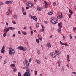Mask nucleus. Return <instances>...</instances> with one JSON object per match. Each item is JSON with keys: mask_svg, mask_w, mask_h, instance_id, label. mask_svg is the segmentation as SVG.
Wrapping results in <instances>:
<instances>
[{"mask_svg": "<svg viewBox=\"0 0 76 76\" xmlns=\"http://www.w3.org/2000/svg\"><path fill=\"white\" fill-rule=\"evenodd\" d=\"M9 29L11 30H14V29H15V28L12 27H9Z\"/></svg>", "mask_w": 76, "mask_h": 76, "instance_id": "obj_16", "label": "nucleus"}, {"mask_svg": "<svg viewBox=\"0 0 76 76\" xmlns=\"http://www.w3.org/2000/svg\"><path fill=\"white\" fill-rule=\"evenodd\" d=\"M67 60L69 62H70V59H69V58H67Z\"/></svg>", "mask_w": 76, "mask_h": 76, "instance_id": "obj_42", "label": "nucleus"}, {"mask_svg": "<svg viewBox=\"0 0 76 76\" xmlns=\"http://www.w3.org/2000/svg\"><path fill=\"white\" fill-rule=\"evenodd\" d=\"M18 76H22V74L20 72H18Z\"/></svg>", "mask_w": 76, "mask_h": 76, "instance_id": "obj_22", "label": "nucleus"}, {"mask_svg": "<svg viewBox=\"0 0 76 76\" xmlns=\"http://www.w3.org/2000/svg\"><path fill=\"white\" fill-rule=\"evenodd\" d=\"M14 19H16V18H17V15H16V14H14Z\"/></svg>", "mask_w": 76, "mask_h": 76, "instance_id": "obj_23", "label": "nucleus"}, {"mask_svg": "<svg viewBox=\"0 0 76 76\" xmlns=\"http://www.w3.org/2000/svg\"><path fill=\"white\" fill-rule=\"evenodd\" d=\"M22 12H23L24 11H25V8H24L23 7H22Z\"/></svg>", "mask_w": 76, "mask_h": 76, "instance_id": "obj_33", "label": "nucleus"}, {"mask_svg": "<svg viewBox=\"0 0 76 76\" xmlns=\"http://www.w3.org/2000/svg\"><path fill=\"white\" fill-rule=\"evenodd\" d=\"M67 58H69V57H70V56L68 55H67Z\"/></svg>", "mask_w": 76, "mask_h": 76, "instance_id": "obj_52", "label": "nucleus"}, {"mask_svg": "<svg viewBox=\"0 0 76 76\" xmlns=\"http://www.w3.org/2000/svg\"><path fill=\"white\" fill-rule=\"evenodd\" d=\"M6 25L7 26H8V23H7V22H6Z\"/></svg>", "mask_w": 76, "mask_h": 76, "instance_id": "obj_64", "label": "nucleus"}, {"mask_svg": "<svg viewBox=\"0 0 76 76\" xmlns=\"http://www.w3.org/2000/svg\"><path fill=\"white\" fill-rule=\"evenodd\" d=\"M26 72L23 75L24 76H30V70L28 69L26 70Z\"/></svg>", "mask_w": 76, "mask_h": 76, "instance_id": "obj_4", "label": "nucleus"}, {"mask_svg": "<svg viewBox=\"0 0 76 76\" xmlns=\"http://www.w3.org/2000/svg\"><path fill=\"white\" fill-rule=\"evenodd\" d=\"M22 33H23V34H24L25 35H26V32L25 31H22Z\"/></svg>", "mask_w": 76, "mask_h": 76, "instance_id": "obj_25", "label": "nucleus"}, {"mask_svg": "<svg viewBox=\"0 0 76 76\" xmlns=\"http://www.w3.org/2000/svg\"><path fill=\"white\" fill-rule=\"evenodd\" d=\"M15 34H13V37H15Z\"/></svg>", "mask_w": 76, "mask_h": 76, "instance_id": "obj_58", "label": "nucleus"}, {"mask_svg": "<svg viewBox=\"0 0 76 76\" xmlns=\"http://www.w3.org/2000/svg\"><path fill=\"white\" fill-rule=\"evenodd\" d=\"M51 22L53 24H56L57 22V18H56L54 20L53 18H52L51 19Z\"/></svg>", "mask_w": 76, "mask_h": 76, "instance_id": "obj_2", "label": "nucleus"}, {"mask_svg": "<svg viewBox=\"0 0 76 76\" xmlns=\"http://www.w3.org/2000/svg\"><path fill=\"white\" fill-rule=\"evenodd\" d=\"M3 37H6V33H5L3 34Z\"/></svg>", "mask_w": 76, "mask_h": 76, "instance_id": "obj_34", "label": "nucleus"}, {"mask_svg": "<svg viewBox=\"0 0 76 76\" xmlns=\"http://www.w3.org/2000/svg\"><path fill=\"white\" fill-rule=\"evenodd\" d=\"M70 39H72V36L71 34H70Z\"/></svg>", "mask_w": 76, "mask_h": 76, "instance_id": "obj_53", "label": "nucleus"}, {"mask_svg": "<svg viewBox=\"0 0 76 76\" xmlns=\"http://www.w3.org/2000/svg\"><path fill=\"white\" fill-rule=\"evenodd\" d=\"M46 46L47 47H48L49 48H51V45L50 43H48V44H47Z\"/></svg>", "mask_w": 76, "mask_h": 76, "instance_id": "obj_15", "label": "nucleus"}, {"mask_svg": "<svg viewBox=\"0 0 76 76\" xmlns=\"http://www.w3.org/2000/svg\"><path fill=\"white\" fill-rule=\"evenodd\" d=\"M73 30H76V27H74L73 28Z\"/></svg>", "mask_w": 76, "mask_h": 76, "instance_id": "obj_56", "label": "nucleus"}, {"mask_svg": "<svg viewBox=\"0 0 76 76\" xmlns=\"http://www.w3.org/2000/svg\"><path fill=\"white\" fill-rule=\"evenodd\" d=\"M18 33L19 34H21V33L20 32V31H18Z\"/></svg>", "mask_w": 76, "mask_h": 76, "instance_id": "obj_54", "label": "nucleus"}, {"mask_svg": "<svg viewBox=\"0 0 76 76\" xmlns=\"http://www.w3.org/2000/svg\"><path fill=\"white\" fill-rule=\"evenodd\" d=\"M4 3L2 2L1 3V5H2V6H3V4H4Z\"/></svg>", "mask_w": 76, "mask_h": 76, "instance_id": "obj_48", "label": "nucleus"}, {"mask_svg": "<svg viewBox=\"0 0 76 76\" xmlns=\"http://www.w3.org/2000/svg\"><path fill=\"white\" fill-rule=\"evenodd\" d=\"M35 75H37V71H35Z\"/></svg>", "mask_w": 76, "mask_h": 76, "instance_id": "obj_46", "label": "nucleus"}, {"mask_svg": "<svg viewBox=\"0 0 76 76\" xmlns=\"http://www.w3.org/2000/svg\"><path fill=\"white\" fill-rule=\"evenodd\" d=\"M2 58V57L1 56H0V59H1Z\"/></svg>", "mask_w": 76, "mask_h": 76, "instance_id": "obj_63", "label": "nucleus"}, {"mask_svg": "<svg viewBox=\"0 0 76 76\" xmlns=\"http://www.w3.org/2000/svg\"><path fill=\"white\" fill-rule=\"evenodd\" d=\"M60 18H64L63 16L60 15Z\"/></svg>", "mask_w": 76, "mask_h": 76, "instance_id": "obj_40", "label": "nucleus"}, {"mask_svg": "<svg viewBox=\"0 0 76 76\" xmlns=\"http://www.w3.org/2000/svg\"><path fill=\"white\" fill-rule=\"evenodd\" d=\"M29 16L30 17V18H32V15L31 14H29Z\"/></svg>", "mask_w": 76, "mask_h": 76, "instance_id": "obj_45", "label": "nucleus"}, {"mask_svg": "<svg viewBox=\"0 0 76 76\" xmlns=\"http://www.w3.org/2000/svg\"><path fill=\"white\" fill-rule=\"evenodd\" d=\"M6 14L7 15H8L9 16V15H10V12H6Z\"/></svg>", "mask_w": 76, "mask_h": 76, "instance_id": "obj_29", "label": "nucleus"}, {"mask_svg": "<svg viewBox=\"0 0 76 76\" xmlns=\"http://www.w3.org/2000/svg\"><path fill=\"white\" fill-rule=\"evenodd\" d=\"M57 63L58 64H60L61 62L60 61H58Z\"/></svg>", "mask_w": 76, "mask_h": 76, "instance_id": "obj_44", "label": "nucleus"}, {"mask_svg": "<svg viewBox=\"0 0 76 76\" xmlns=\"http://www.w3.org/2000/svg\"><path fill=\"white\" fill-rule=\"evenodd\" d=\"M12 23H13V24H14L15 25V24H16V21H15V20H13L12 22Z\"/></svg>", "mask_w": 76, "mask_h": 76, "instance_id": "obj_28", "label": "nucleus"}, {"mask_svg": "<svg viewBox=\"0 0 76 76\" xmlns=\"http://www.w3.org/2000/svg\"><path fill=\"white\" fill-rule=\"evenodd\" d=\"M26 9H29V8L28 7H26Z\"/></svg>", "mask_w": 76, "mask_h": 76, "instance_id": "obj_43", "label": "nucleus"}, {"mask_svg": "<svg viewBox=\"0 0 76 76\" xmlns=\"http://www.w3.org/2000/svg\"><path fill=\"white\" fill-rule=\"evenodd\" d=\"M10 30V29L9 28H8V29H7L6 31V33H7V32H8V31H9Z\"/></svg>", "mask_w": 76, "mask_h": 76, "instance_id": "obj_30", "label": "nucleus"}, {"mask_svg": "<svg viewBox=\"0 0 76 76\" xmlns=\"http://www.w3.org/2000/svg\"><path fill=\"white\" fill-rule=\"evenodd\" d=\"M39 39H40V41H42V38H41L40 37H39Z\"/></svg>", "mask_w": 76, "mask_h": 76, "instance_id": "obj_49", "label": "nucleus"}, {"mask_svg": "<svg viewBox=\"0 0 76 76\" xmlns=\"http://www.w3.org/2000/svg\"><path fill=\"white\" fill-rule=\"evenodd\" d=\"M22 12L23 13L24 15H26V12Z\"/></svg>", "mask_w": 76, "mask_h": 76, "instance_id": "obj_31", "label": "nucleus"}, {"mask_svg": "<svg viewBox=\"0 0 76 76\" xmlns=\"http://www.w3.org/2000/svg\"><path fill=\"white\" fill-rule=\"evenodd\" d=\"M39 23H37L36 25V27H39Z\"/></svg>", "mask_w": 76, "mask_h": 76, "instance_id": "obj_32", "label": "nucleus"}, {"mask_svg": "<svg viewBox=\"0 0 76 76\" xmlns=\"http://www.w3.org/2000/svg\"><path fill=\"white\" fill-rule=\"evenodd\" d=\"M11 67H15V65L14 64H12L10 65Z\"/></svg>", "mask_w": 76, "mask_h": 76, "instance_id": "obj_26", "label": "nucleus"}, {"mask_svg": "<svg viewBox=\"0 0 76 76\" xmlns=\"http://www.w3.org/2000/svg\"><path fill=\"white\" fill-rule=\"evenodd\" d=\"M56 3H55V2H53V6H55L56 5Z\"/></svg>", "mask_w": 76, "mask_h": 76, "instance_id": "obj_50", "label": "nucleus"}, {"mask_svg": "<svg viewBox=\"0 0 76 76\" xmlns=\"http://www.w3.org/2000/svg\"><path fill=\"white\" fill-rule=\"evenodd\" d=\"M31 35H33V31H31Z\"/></svg>", "mask_w": 76, "mask_h": 76, "instance_id": "obj_55", "label": "nucleus"}, {"mask_svg": "<svg viewBox=\"0 0 76 76\" xmlns=\"http://www.w3.org/2000/svg\"><path fill=\"white\" fill-rule=\"evenodd\" d=\"M37 10L39 11H41L42 10V7H39L37 8Z\"/></svg>", "mask_w": 76, "mask_h": 76, "instance_id": "obj_14", "label": "nucleus"}, {"mask_svg": "<svg viewBox=\"0 0 76 76\" xmlns=\"http://www.w3.org/2000/svg\"><path fill=\"white\" fill-rule=\"evenodd\" d=\"M6 61H4V64H6Z\"/></svg>", "mask_w": 76, "mask_h": 76, "instance_id": "obj_60", "label": "nucleus"}, {"mask_svg": "<svg viewBox=\"0 0 76 76\" xmlns=\"http://www.w3.org/2000/svg\"><path fill=\"white\" fill-rule=\"evenodd\" d=\"M40 76H42V74H40Z\"/></svg>", "mask_w": 76, "mask_h": 76, "instance_id": "obj_62", "label": "nucleus"}, {"mask_svg": "<svg viewBox=\"0 0 76 76\" xmlns=\"http://www.w3.org/2000/svg\"><path fill=\"white\" fill-rule=\"evenodd\" d=\"M17 49H19V50H22V51H27V48H23L22 46L18 47Z\"/></svg>", "mask_w": 76, "mask_h": 76, "instance_id": "obj_3", "label": "nucleus"}, {"mask_svg": "<svg viewBox=\"0 0 76 76\" xmlns=\"http://www.w3.org/2000/svg\"><path fill=\"white\" fill-rule=\"evenodd\" d=\"M61 70L62 71H63V72L64 71V67L62 66V67Z\"/></svg>", "mask_w": 76, "mask_h": 76, "instance_id": "obj_27", "label": "nucleus"}, {"mask_svg": "<svg viewBox=\"0 0 76 76\" xmlns=\"http://www.w3.org/2000/svg\"><path fill=\"white\" fill-rule=\"evenodd\" d=\"M50 55L51 56L53 57H56V55H55V53L53 52H52L50 53Z\"/></svg>", "mask_w": 76, "mask_h": 76, "instance_id": "obj_9", "label": "nucleus"}, {"mask_svg": "<svg viewBox=\"0 0 76 76\" xmlns=\"http://www.w3.org/2000/svg\"><path fill=\"white\" fill-rule=\"evenodd\" d=\"M69 13L71 14V15H72L73 14V12H72V11L70 10V9H69Z\"/></svg>", "mask_w": 76, "mask_h": 76, "instance_id": "obj_18", "label": "nucleus"}, {"mask_svg": "<svg viewBox=\"0 0 76 76\" xmlns=\"http://www.w3.org/2000/svg\"><path fill=\"white\" fill-rule=\"evenodd\" d=\"M57 18L58 19H60V15H58L57 16Z\"/></svg>", "mask_w": 76, "mask_h": 76, "instance_id": "obj_39", "label": "nucleus"}, {"mask_svg": "<svg viewBox=\"0 0 76 76\" xmlns=\"http://www.w3.org/2000/svg\"><path fill=\"white\" fill-rule=\"evenodd\" d=\"M44 3H45V8H48V4L45 1H44Z\"/></svg>", "mask_w": 76, "mask_h": 76, "instance_id": "obj_10", "label": "nucleus"}, {"mask_svg": "<svg viewBox=\"0 0 76 76\" xmlns=\"http://www.w3.org/2000/svg\"><path fill=\"white\" fill-rule=\"evenodd\" d=\"M45 23L46 24H47V23H48V22H47V21H46L45 22Z\"/></svg>", "mask_w": 76, "mask_h": 76, "instance_id": "obj_59", "label": "nucleus"}, {"mask_svg": "<svg viewBox=\"0 0 76 76\" xmlns=\"http://www.w3.org/2000/svg\"><path fill=\"white\" fill-rule=\"evenodd\" d=\"M64 45H65V46H68V45H67V44L64 43Z\"/></svg>", "mask_w": 76, "mask_h": 76, "instance_id": "obj_47", "label": "nucleus"}, {"mask_svg": "<svg viewBox=\"0 0 76 76\" xmlns=\"http://www.w3.org/2000/svg\"><path fill=\"white\" fill-rule=\"evenodd\" d=\"M16 71H17V69L15 68H14L13 72H16Z\"/></svg>", "mask_w": 76, "mask_h": 76, "instance_id": "obj_24", "label": "nucleus"}, {"mask_svg": "<svg viewBox=\"0 0 76 76\" xmlns=\"http://www.w3.org/2000/svg\"><path fill=\"white\" fill-rule=\"evenodd\" d=\"M72 16V14H69L68 16L69 17V19H70L71 18V16Z\"/></svg>", "mask_w": 76, "mask_h": 76, "instance_id": "obj_35", "label": "nucleus"}, {"mask_svg": "<svg viewBox=\"0 0 76 76\" xmlns=\"http://www.w3.org/2000/svg\"><path fill=\"white\" fill-rule=\"evenodd\" d=\"M31 60H32V59H31V58H30L29 61V63H30V62H31Z\"/></svg>", "mask_w": 76, "mask_h": 76, "instance_id": "obj_51", "label": "nucleus"}, {"mask_svg": "<svg viewBox=\"0 0 76 76\" xmlns=\"http://www.w3.org/2000/svg\"><path fill=\"white\" fill-rule=\"evenodd\" d=\"M44 31V29H42L41 30V32H43V31Z\"/></svg>", "mask_w": 76, "mask_h": 76, "instance_id": "obj_57", "label": "nucleus"}, {"mask_svg": "<svg viewBox=\"0 0 76 76\" xmlns=\"http://www.w3.org/2000/svg\"><path fill=\"white\" fill-rule=\"evenodd\" d=\"M26 29V27H25L24 28V29Z\"/></svg>", "mask_w": 76, "mask_h": 76, "instance_id": "obj_61", "label": "nucleus"}, {"mask_svg": "<svg viewBox=\"0 0 76 76\" xmlns=\"http://www.w3.org/2000/svg\"><path fill=\"white\" fill-rule=\"evenodd\" d=\"M4 49H5V47H4V45H3L2 48L1 50V53L2 54H4Z\"/></svg>", "mask_w": 76, "mask_h": 76, "instance_id": "obj_7", "label": "nucleus"}, {"mask_svg": "<svg viewBox=\"0 0 76 76\" xmlns=\"http://www.w3.org/2000/svg\"><path fill=\"white\" fill-rule=\"evenodd\" d=\"M27 5L29 7H33V4L32 3H30L29 1H28L27 2Z\"/></svg>", "mask_w": 76, "mask_h": 76, "instance_id": "obj_6", "label": "nucleus"}, {"mask_svg": "<svg viewBox=\"0 0 76 76\" xmlns=\"http://www.w3.org/2000/svg\"><path fill=\"white\" fill-rule=\"evenodd\" d=\"M72 73H73V74H74L75 75V76H76V72H73Z\"/></svg>", "mask_w": 76, "mask_h": 76, "instance_id": "obj_37", "label": "nucleus"}, {"mask_svg": "<svg viewBox=\"0 0 76 76\" xmlns=\"http://www.w3.org/2000/svg\"><path fill=\"white\" fill-rule=\"evenodd\" d=\"M25 61L26 63V66L23 67V69H28L29 67V63H28V61L26 59H25Z\"/></svg>", "mask_w": 76, "mask_h": 76, "instance_id": "obj_5", "label": "nucleus"}, {"mask_svg": "<svg viewBox=\"0 0 76 76\" xmlns=\"http://www.w3.org/2000/svg\"><path fill=\"white\" fill-rule=\"evenodd\" d=\"M61 28H59L58 29V31H61Z\"/></svg>", "mask_w": 76, "mask_h": 76, "instance_id": "obj_36", "label": "nucleus"}, {"mask_svg": "<svg viewBox=\"0 0 76 76\" xmlns=\"http://www.w3.org/2000/svg\"><path fill=\"white\" fill-rule=\"evenodd\" d=\"M58 15H61V14L60 13V12H58Z\"/></svg>", "mask_w": 76, "mask_h": 76, "instance_id": "obj_41", "label": "nucleus"}, {"mask_svg": "<svg viewBox=\"0 0 76 76\" xmlns=\"http://www.w3.org/2000/svg\"><path fill=\"white\" fill-rule=\"evenodd\" d=\"M62 23L60 22L59 23H58V26L59 27V28H62Z\"/></svg>", "mask_w": 76, "mask_h": 76, "instance_id": "obj_12", "label": "nucleus"}, {"mask_svg": "<svg viewBox=\"0 0 76 76\" xmlns=\"http://www.w3.org/2000/svg\"><path fill=\"white\" fill-rule=\"evenodd\" d=\"M60 43L61 44V45H64V44L62 43V42H61V41H60Z\"/></svg>", "mask_w": 76, "mask_h": 76, "instance_id": "obj_38", "label": "nucleus"}, {"mask_svg": "<svg viewBox=\"0 0 76 76\" xmlns=\"http://www.w3.org/2000/svg\"><path fill=\"white\" fill-rule=\"evenodd\" d=\"M12 47H10L9 50V54L11 56L12 54H15V49H12Z\"/></svg>", "mask_w": 76, "mask_h": 76, "instance_id": "obj_1", "label": "nucleus"}, {"mask_svg": "<svg viewBox=\"0 0 76 76\" xmlns=\"http://www.w3.org/2000/svg\"><path fill=\"white\" fill-rule=\"evenodd\" d=\"M31 19H33V20H34L35 21H37V17L35 16H33L31 18Z\"/></svg>", "mask_w": 76, "mask_h": 76, "instance_id": "obj_11", "label": "nucleus"}, {"mask_svg": "<svg viewBox=\"0 0 76 76\" xmlns=\"http://www.w3.org/2000/svg\"><path fill=\"white\" fill-rule=\"evenodd\" d=\"M36 61L38 64H40V63H41V61H40V60L36 59Z\"/></svg>", "mask_w": 76, "mask_h": 76, "instance_id": "obj_13", "label": "nucleus"}, {"mask_svg": "<svg viewBox=\"0 0 76 76\" xmlns=\"http://www.w3.org/2000/svg\"><path fill=\"white\" fill-rule=\"evenodd\" d=\"M53 12L52 11L49 12L48 13V14L49 15H53Z\"/></svg>", "mask_w": 76, "mask_h": 76, "instance_id": "obj_17", "label": "nucleus"}, {"mask_svg": "<svg viewBox=\"0 0 76 76\" xmlns=\"http://www.w3.org/2000/svg\"><path fill=\"white\" fill-rule=\"evenodd\" d=\"M37 53L38 54H40V51H39V50H38V49H37Z\"/></svg>", "mask_w": 76, "mask_h": 76, "instance_id": "obj_19", "label": "nucleus"}, {"mask_svg": "<svg viewBox=\"0 0 76 76\" xmlns=\"http://www.w3.org/2000/svg\"><path fill=\"white\" fill-rule=\"evenodd\" d=\"M13 1H7L5 2L6 4H9V3H12Z\"/></svg>", "mask_w": 76, "mask_h": 76, "instance_id": "obj_8", "label": "nucleus"}, {"mask_svg": "<svg viewBox=\"0 0 76 76\" xmlns=\"http://www.w3.org/2000/svg\"><path fill=\"white\" fill-rule=\"evenodd\" d=\"M55 53L56 55H58V50H55Z\"/></svg>", "mask_w": 76, "mask_h": 76, "instance_id": "obj_21", "label": "nucleus"}, {"mask_svg": "<svg viewBox=\"0 0 76 76\" xmlns=\"http://www.w3.org/2000/svg\"><path fill=\"white\" fill-rule=\"evenodd\" d=\"M36 41L38 44H39V40L38 39H37L36 40Z\"/></svg>", "mask_w": 76, "mask_h": 76, "instance_id": "obj_20", "label": "nucleus"}]
</instances>
